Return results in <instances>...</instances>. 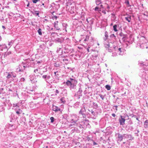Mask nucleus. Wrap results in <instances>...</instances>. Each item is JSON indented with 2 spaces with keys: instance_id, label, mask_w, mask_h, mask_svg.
Listing matches in <instances>:
<instances>
[{
  "instance_id": "1",
  "label": "nucleus",
  "mask_w": 148,
  "mask_h": 148,
  "mask_svg": "<svg viewBox=\"0 0 148 148\" xmlns=\"http://www.w3.org/2000/svg\"><path fill=\"white\" fill-rule=\"evenodd\" d=\"M77 83V82L75 79L70 78L66 82V84L69 86L71 90H73L76 89Z\"/></svg>"
},
{
  "instance_id": "2",
  "label": "nucleus",
  "mask_w": 148,
  "mask_h": 148,
  "mask_svg": "<svg viewBox=\"0 0 148 148\" xmlns=\"http://www.w3.org/2000/svg\"><path fill=\"white\" fill-rule=\"evenodd\" d=\"M119 42L121 43V41L124 42L127 39V34H125L121 32L119 34Z\"/></svg>"
},
{
  "instance_id": "3",
  "label": "nucleus",
  "mask_w": 148,
  "mask_h": 148,
  "mask_svg": "<svg viewBox=\"0 0 148 148\" xmlns=\"http://www.w3.org/2000/svg\"><path fill=\"white\" fill-rule=\"evenodd\" d=\"M22 105V103L19 102L17 103H14L13 104V109L16 111H19L20 110V107Z\"/></svg>"
},
{
  "instance_id": "4",
  "label": "nucleus",
  "mask_w": 148,
  "mask_h": 148,
  "mask_svg": "<svg viewBox=\"0 0 148 148\" xmlns=\"http://www.w3.org/2000/svg\"><path fill=\"white\" fill-rule=\"evenodd\" d=\"M79 117L76 115L73 114L71 116L70 122L71 123H75L78 120Z\"/></svg>"
},
{
  "instance_id": "5",
  "label": "nucleus",
  "mask_w": 148,
  "mask_h": 148,
  "mask_svg": "<svg viewBox=\"0 0 148 148\" xmlns=\"http://www.w3.org/2000/svg\"><path fill=\"white\" fill-rule=\"evenodd\" d=\"M103 44L105 47L106 48H108L110 47L109 43L108 42V38L106 37L103 38Z\"/></svg>"
},
{
  "instance_id": "6",
  "label": "nucleus",
  "mask_w": 148,
  "mask_h": 148,
  "mask_svg": "<svg viewBox=\"0 0 148 148\" xmlns=\"http://www.w3.org/2000/svg\"><path fill=\"white\" fill-rule=\"evenodd\" d=\"M115 136L117 139V141L121 142L123 140V135L120 134L119 133H116L115 134Z\"/></svg>"
},
{
  "instance_id": "7",
  "label": "nucleus",
  "mask_w": 148,
  "mask_h": 148,
  "mask_svg": "<svg viewBox=\"0 0 148 148\" xmlns=\"http://www.w3.org/2000/svg\"><path fill=\"white\" fill-rule=\"evenodd\" d=\"M130 143L127 140L125 142H123L121 145V146L123 148H129V147Z\"/></svg>"
},
{
  "instance_id": "8",
  "label": "nucleus",
  "mask_w": 148,
  "mask_h": 148,
  "mask_svg": "<svg viewBox=\"0 0 148 148\" xmlns=\"http://www.w3.org/2000/svg\"><path fill=\"white\" fill-rule=\"evenodd\" d=\"M120 124L121 125H123L125 124V119L124 117L122 116H121V118L119 119Z\"/></svg>"
},
{
  "instance_id": "9",
  "label": "nucleus",
  "mask_w": 148,
  "mask_h": 148,
  "mask_svg": "<svg viewBox=\"0 0 148 148\" xmlns=\"http://www.w3.org/2000/svg\"><path fill=\"white\" fill-rule=\"evenodd\" d=\"M42 77L46 82L49 83L48 81L51 78V76L49 75H43Z\"/></svg>"
},
{
  "instance_id": "10",
  "label": "nucleus",
  "mask_w": 148,
  "mask_h": 148,
  "mask_svg": "<svg viewBox=\"0 0 148 148\" xmlns=\"http://www.w3.org/2000/svg\"><path fill=\"white\" fill-rule=\"evenodd\" d=\"M132 136L131 134H123V139L125 138H129L130 140H131Z\"/></svg>"
},
{
  "instance_id": "11",
  "label": "nucleus",
  "mask_w": 148,
  "mask_h": 148,
  "mask_svg": "<svg viewBox=\"0 0 148 148\" xmlns=\"http://www.w3.org/2000/svg\"><path fill=\"white\" fill-rule=\"evenodd\" d=\"M64 39L63 38H57L54 40L55 42L62 43L64 40Z\"/></svg>"
},
{
  "instance_id": "12",
  "label": "nucleus",
  "mask_w": 148,
  "mask_h": 148,
  "mask_svg": "<svg viewBox=\"0 0 148 148\" xmlns=\"http://www.w3.org/2000/svg\"><path fill=\"white\" fill-rule=\"evenodd\" d=\"M139 64L140 66H143V67L145 68V66L147 67L148 66V62L146 61V62H142L139 63Z\"/></svg>"
},
{
  "instance_id": "13",
  "label": "nucleus",
  "mask_w": 148,
  "mask_h": 148,
  "mask_svg": "<svg viewBox=\"0 0 148 148\" xmlns=\"http://www.w3.org/2000/svg\"><path fill=\"white\" fill-rule=\"evenodd\" d=\"M52 110L53 111H62L63 110L61 109L60 108L54 105L53 106Z\"/></svg>"
},
{
  "instance_id": "14",
  "label": "nucleus",
  "mask_w": 148,
  "mask_h": 148,
  "mask_svg": "<svg viewBox=\"0 0 148 148\" xmlns=\"http://www.w3.org/2000/svg\"><path fill=\"white\" fill-rule=\"evenodd\" d=\"M27 62L28 63V64H27V63L23 64V65H24V66H23V69L24 70L25 69V68L27 67H28L29 66L30 60H28Z\"/></svg>"
},
{
  "instance_id": "15",
  "label": "nucleus",
  "mask_w": 148,
  "mask_h": 148,
  "mask_svg": "<svg viewBox=\"0 0 148 148\" xmlns=\"http://www.w3.org/2000/svg\"><path fill=\"white\" fill-rule=\"evenodd\" d=\"M67 56H62L61 57V60H62L63 61L65 62V63H67L68 60L66 58Z\"/></svg>"
},
{
  "instance_id": "16",
  "label": "nucleus",
  "mask_w": 148,
  "mask_h": 148,
  "mask_svg": "<svg viewBox=\"0 0 148 148\" xmlns=\"http://www.w3.org/2000/svg\"><path fill=\"white\" fill-rule=\"evenodd\" d=\"M62 25L63 26V29L65 30L66 32H67L66 28L67 26H68L67 24L63 23H62Z\"/></svg>"
},
{
  "instance_id": "17",
  "label": "nucleus",
  "mask_w": 148,
  "mask_h": 148,
  "mask_svg": "<svg viewBox=\"0 0 148 148\" xmlns=\"http://www.w3.org/2000/svg\"><path fill=\"white\" fill-rule=\"evenodd\" d=\"M125 19L128 21V22H130L131 21V16L129 15H128L127 16L125 17Z\"/></svg>"
},
{
  "instance_id": "18",
  "label": "nucleus",
  "mask_w": 148,
  "mask_h": 148,
  "mask_svg": "<svg viewBox=\"0 0 148 148\" xmlns=\"http://www.w3.org/2000/svg\"><path fill=\"white\" fill-rule=\"evenodd\" d=\"M144 127L145 128H148V120H146L144 122Z\"/></svg>"
},
{
  "instance_id": "19",
  "label": "nucleus",
  "mask_w": 148,
  "mask_h": 148,
  "mask_svg": "<svg viewBox=\"0 0 148 148\" xmlns=\"http://www.w3.org/2000/svg\"><path fill=\"white\" fill-rule=\"evenodd\" d=\"M60 101L61 103L63 104H65L66 103V101L64 97H62L60 99Z\"/></svg>"
},
{
  "instance_id": "20",
  "label": "nucleus",
  "mask_w": 148,
  "mask_h": 148,
  "mask_svg": "<svg viewBox=\"0 0 148 148\" xmlns=\"http://www.w3.org/2000/svg\"><path fill=\"white\" fill-rule=\"evenodd\" d=\"M32 13L34 15L36 16H38L39 14V11H34L33 12H32Z\"/></svg>"
},
{
  "instance_id": "21",
  "label": "nucleus",
  "mask_w": 148,
  "mask_h": 148,
  "mask_svg": "<svg viewBox=\"0 0 148 148\" xmlns=\"http://www.w3.org/2000/svg\"><path fill=\"white\" fill-rule=\"evenodd\" d=\"M110 37L113 40H115L116 37L114 34H112L110 35Z\"/></svg>"
},
{
  "instance_id": "22",
  "label": "nucleus",
  "mask_w": 148,
  "mask_h": 148,
  "mask_svg": "<svg viewBox=\"0 0 148 148\" xmlns=\"http://www.w3.org/2000/svg\"><path fill=\"white\" fill-rule=\"evenodd\" d=\"M62 47H60L57 49L56 51V52L57 53H59L60 52H61V53H62Z\"/></svg>"
},
{
  "instance_id": "23",
  "label": "nucleus",
  "mask_w": 148,
  "mask_h": 148,
  "mask_svg": "<svg viewBox=\"0 0 148 148\" xmlns=\"http://www.w3.org/2000/svg\"><path fill=\"white\" fill-rule=\"evenodd\" d=\"M101 0H96L95 3L98 5L101 3Z\"/></svg>"
},
{
  "instance_id": "24",
  "label": "nucleus",
  "mask_w": 148,
  "mask_h": 148,
  "mask_svg": "<svg viewBox=\"0 0 148 148\" xmlns=\"http://www.w3.org/2000/svg\"><path fill=\"white\" fill-rule=\"evenodd\" d=\"M117 25H115L113 26V30L115 32H116L118 31L117 29Z\"/></svg>"
},
{
  "instance_id": "25",
  "label": "nucleus",
  "mask_w": 148,
  "mask_h": 148,
  "mask_svg": "<svg viewBox=\"0 0 148 148\" xmlns=\"http://www.w3.org/2000/svg\"><path fill=\"white\" fill-rule=\"evenodd\" d=\"M64 50H66V52H69L70 50L68 48H67L66 47H64Z\"/></svg>"
},
{
  "instance_id": "26",
  "label": "nucleus",
  "mask_w": 148,
  "mask_h": 148,
  "mask_svg": "<svg viewBox=\"0 0 148 148\" xmlns=\"http://www.w3.org/2000/svg\"><path fill=\"white\" fill-rule=\"evenodd\" d=\"M16 114L17 115V116H16L15 118L17 119L18 116H19L20 114L21 113V112H16Z\"/></svg>"
},
{
  "instance_id": "27",
  "label": "nucleus",
  "mask_w": 148,
  "mask_h": 148,
  "mask_svg": "<svg viewBox=\"0 0 148 148\" xmlns=\"http://www.w3.org/2000/svg\"><path fill=\"white\" fill-rule=\"evenodd\" d=\"M38 33L40 35H42V29L40 28H39L38 29Z\"/></svg>"
},
{
  "instance_id": "28",
  "label": "nucleus",
  "mask_w": 148,
  "mask_h": 148,
  "mask_svg": "<svg viewBox=\"0 0 148 148\" xmlns=\"http://www.w3.org/2000/svg\"><path fill=\"white\" fill-rule=\"evenodd\" d=\"M98 105L97 103H93V106L94 108H97Z\"/></svg>"
},
{
  "instance_id": "29",
  "label": "nucleus",
  "mask_w": 148,
  "mask_h": 148,
  "mask_svg": "<svg viewBox=\"0 0 148 148\" xmlns=\"http://www.w3.org/2000/svg\"><path fill=\"white\" fill-rule=\"evenodd\" d=\"M89 40V36H86V38H85L83 42H86V41H88Z\"/></svg>"
},
{
  "instance_id": "30",
  "label": "nucleus",
  "mask_w": 148,
  "mask_h": 148,
  "mask_svg": "<svg viewBox=\"0 0 148 148\" xmlns=\"http://www.w3.org/2000/svg\"><path fill=\"white\" fill-rule=\"evenodd\" d=\"M105 87L108 90H110L111 89L110 86L108 85H106L105 86Z\"/></svg>"
},
{
  "instance_id": "31",
  "label": "nucleus",
  "mask_w": 148,
  "mask_h": 148,
  "mask_svg": "<svg viewBox=\"0 0 148 148\" xmlns=\"http://www.w3.org/2000/svg\"><path fill=\"white\" fill-rule=\"evenodd\" d=\"M12 77L11 73H8V75L7 77V78L8 79Z\"/></svg>"
},
{
  "instance_id": "32",
  "label": "nucleus",
  "mask_w": 148,
  "mask_h": 148,
  "mask_svg": "<svg viewBox=\"0 0 148 148\" xmlns=\"http://www.w3.org/2000/svg\"><path fill=\"white\" fill-rule=\"evenodd\" d=\"M104 36L105 37L108 38V33L107 31H105L104 33Z\"/></svg>"
},
{
  "instance_id": "33",
  "label": "nucleus",
  "mask_w": 148,
  "mask_h": 148,
  "mask_svg": "<svg viewBox=\"0 0 148 148\" xmlns=\"http://www.w3.org/2000/svg\"><path fill=\"white\" fill-rule=\"evenodd\" d=\"M79 112V114H81L83 116V117L84 118L86 117V115L84 114L83 112Z\"/></svg>"
},
{
  "instance_id": "34",
  "label": "nucleus",
  "mask_w": 148,
  "mask_h": 148,
  "mask_svg": "<svg viewBox=\"0 0 148 148\" xmlns=\"http://www.w3.org/2000/svg\"><path fill=\"white\" fill-rule=\"evenodd\" d=\"M129 129H128V131H132L133 129V127L132 126H128Z\"/></svg>"
},
{
  "instance_id": "35",
  "label": "nucleus",
  "mask_w": 148,
  "mask_h": 148,
  "mask_svg": "<svg viewBox=\"0 0 148 148\" xmlns=\"http://www.w3.org/2000/svg\"><path fill=\"white\" fill-rule=\"evenodd\" d=\"M14 42V41L13 40H12L10 41V42H9L8 45L9 46H11Z\"/></svg>"
},
{
  "instance_id": "36",
  "label": "nucleus",
  "mask_w": 148,
  "mask_h": 148,
  "mask_svg": "<svg viewBox=\"0 0 148 148\" xmlns=\"http://www.w3.org/2000/svg\"><path fill=\"white\" fill-rule=\"evenodd\" d=\"M92 140V138H91L90 137H89L88 136L87 137V138L86 140H87L89 142H90Z\"/></svg>"
},
{
  "instance_id": "37",
  "label": "nucleus",
  "mask_w": 148,
  "mask_h": 148,
  "mask_svg": "<svg viewBox=\"0 0 148 148\" xmlns=\"http://www.w3.org/2000/svg\"><path fill=\"white\" fill-rule=\"evenodd\" d=\"M57 30H59L60 29V28L58 27V25H54V27Z\"/></svg>"
},
{
  "instance_id": "38",
  "label": "nucleus",
  "mask_w": 148,
  "mask_h": 148,
  "mask_svg": "<svg viewBox=\"0 0 148 148\" xmlns=\"http://www.w3.org/2000/svg\"><path fill=\"white\" fill-rule=\"evenodd\" d=\"M11 73L12 77V76L13 77H16V75L15 73H14L13 72H11Z\"/></svg>"
},
{
  "instance_id": "39",
  "label": "nucleus",
  "mask_w": 148,
  "mask_h": 148,
  "mask_svg": "<svg viewBox=\"0 0 148 148\" xmlns=\"http://www.w3.org/2000/svg\"><path fill=\"white\" fill-rule=\"evenodd\" d=\"M99 95L100 97L101 98V99L102 100H103L104 99V96L102 95L101 94H99Z\"/></svg>"
},
{
  "instance_id": "40",
  "label": "nucleus",
  "mask_w": 148,
  "mask_h": 148,
  "mask_svg": "<svg viewBox=\"0 0 148 148\" xmlns=\"http://www.w3.org/2000/svg\"><path fill=\"white\" fill-rule=\"evenodd\" d=\"M50 119L51 120V123H53L54 121V118L53 117H51Z\"/></svg>"
},
{
  "instance_id": "41",
  "label": "nucleus",
  "mask_w": 148,
  "mask_h": 148,
  "mask_svg": "<svg viewBox=\"0 0 148 148\" xmlns=\"http://www.w3.org/2000/svg\"><path fill=\"white\" fill-rule=\"evenodd\" d=\"M21 66V65H19V67L18 68L19 69H18V71H19V72L23 71L24 70L23 69V68H22V69L20 68V66ZM18 69V68L17 69Z\"/></svg>"
},
{
  "instance_id": "42",
  "label": "nucleus",
  "mask_w": 148,
  "mask_h": 148,
  "mask_svg": "<svg viewBox=\"0 0 148 148\" xmlns=\"http://www.w3.org/2000/svg\"><path fill=\"white\" fill-rule=\"evenodd\" d=\"M118 48V47H113V50L114 51H117Z\"/></svg>"
},
{
  "instance_id": "43",
  "label": "nucleus",
  "mask_w": 148,
  "mask_h": 148,
  "mask_svg": "<svg viewBox=\"0 0 148 148\" xmlns=\"http://www.w3.org/2000/svg\"><path fill=\"white\" fill-rule=\"evenodd\" d=\"M82 92V90L81 89V87L79 88V90L78 91V93L81 94Z\"/></svg>"
},
{
  "instance_id": "44",
  "label": "nucleus",
  "mask_w": 148,
  "mask_h": 148,
  "mask_svg": "<svg viewBox=\"0 0 148 148\" xmlns=\"http://www.w3.org/2000/svg\"><path fill=\"white\" fill-rule=\"evenodd\" d=\"M95 11H100V10H99V8L97 6L95 8Z\"/></svg>"
},
{
  "instance_id": "45",
  "label": "nucleus",
  "mask_w": 148,
  "mask_h": 148,
  "mask_svg": "<svg viewBox=\"0 0 148 148\" xmlns=\"http://www.w3.org/2000/svg\"><path fill=\"white\" fill-rule=\"evenodd\" d=\"M90 48V47L89 46H88V47H85V48L86 50H87V51L88 52H89V49Z\"/></svg>"
},
{
  "instance_id": "46",
  "label": "nucleus",
  "mask_w": 148,
  "mask_h": 148,
  "mask_svg": "<svg viewBox=\"0 0 148 148\" xmlns=\"http://www.w3.org/2000/svg\"><path fill=\"white\" fill-rule=\"evenodd\" d=\"M32 0L33 1V2L34 3H36L38 1H40V0Z\"/></svg>"
},
{
  "instance_id": "47",
  "label": "nucleus",
  "mask_w": 148,
  "mask_h": 148,
  "mask_svg": "<svg viewBox=\"0 0 148 148\" xmlns=\"http://www.w3.org/2000/svg\"><path fill=\"white\" fill-rule=\"evenodd\" d=\"M98 144L97 143L93 141V143L92 144V145L94 146L96 145H98Z\"/></svg>"
},
{
  "instance_id": "48",
  "label": "nucleus",
  "mask_w": 148,
  "mask_h": 148,
  "mask_svg": "<svg viewBox=\"0 0 148 148\" xmlns=\"http://www.w3.org/2000/svg\"><path fill=\"white\" fill-rule=\"evenodd\" d=\"M125 3H126L129 6L130 5L129 2L128 0L125 1Z\"/></svg>"
},
{
  "instance_id": "49",
  "label": "nucleus",
  "mask_w": 148,
  "mask_h": 148,
  "mask_svg": "<svg viewBox=\"0 0 148 148\" xmlns=\"http://www.w3.org/2000/svg\"><path fill=\"white\" fill-rule=\"evenodd\" d=\"M118 52H121L122 51L121 49V48H118V50L117 51Z\"/></svg>"
},
{
  "instance_id": "50",
  "label": "nucleus",
  "mask_w": 148,
  "mask_h": 148,
  "mask_svg": "<svg viewBox=\"0 0 148 148\" xmlns=\"http://www.w3.org/2000/svg\"><path fill=\"white\" fill-rule=\"evenodd\" d=\"M25 79L24 78H23V77H22V78H21V80H20V81H21V82H24L25 81Z\"/></svg>"
},
{
  "instance_id": "51",
  "label": "nucleus",
  "mask_w": 148,
  "mask_h": 148,
  "mask_svg": "<svg viewBox=\"0 0 148 148\" xmlns=\"http://www.w3.org/2000/svg\"><path fill=\"white\" fill-rule=\"evenodd\" d=\"M118 107V106H115L113 107V109L115 110H117V108Z\"/></svg>"
},
{
  "instance_id": "52",
  "label": "nucleus",
  "mask_w": 148,
  "mask_h": 148,
  "mask_svg": "<svg viewBox=\"0 0 148 148\" xmlns=\"http://www.w3.org/2000/svg\"><path fill=\"white\" fill-rule=\"evenodd\" d=\"M56 93L55 94V95H57V94H58L59 93V92L58 90H56L55 91Z\"/></svg>"
},
{
  "instance_id": "53",
  "label": "nucleus",
  "mask_w": 148,
  "mask_h": 148,
  "mask_svg": "<svg viewBox=\"0 0 148 148\" xmlns=\"http://www.w3.org/2000/svg\"><path fill=\"white\" fill-rule=\"evenodd\" d=\"M94 140H92L90 142H89V144L92 145V144L93 143Z\"/></svg>"
},
{
  "instance_id": "54",
  "label": "nucleus",
  "mask_w": 148,
  "mask_h": 148,
  "mask_svg": "<svg viewBox=\"0 0 148 148\" xmlns=\"http://www.w3.org/2000/svg\"><path fill=\"white\" fill-rule=\"evenodd\" d=\"M4 110V109L2 106H1V107H0V111H3Z\"/></svg>"
},
{
  "instance_id": "55",
  "label": "nucleus",
  "mask_w": 148,
  "mask_h": 148,
  "mask_svg": "<svg viewBox=\"0 0 148 148\" xmlns=\"http://www.w3.org/2000/svg\"><path fill=\"white\" fill-rule=\"evenodd\" d=\"M139 132V131L138 130H137L136 131H135V134H138V133Z\"/></svg>"
},
{
  "instance_id": "56",
  "label": "nucleus",
  "mask_w": 148,
  "mask_h": 148,
  "mask_svg": "<svg viewBox=\"0 0 148 148\" xmlns=\"http://www.w3.org/2000/svg\"><path fill=\"white\" fill-rule=\"evenodd\" d=\"M145 40V39L144 37H141L140 39V40Z\"/></svg>"
},
{
  "instance_id": "57",
  "label": "nucleus",
  "mask_w": 148,
  "mask_h": 148,
  "mask_svg": "<svg viewBox=\"0 0 148 148\" xmlns=\"http://www.w3.org/2000/svg\"><path fill=\"white\" fill-rule=\"evenodd\" d=\"M38 69H35L34 71V72L35 73H36V72H38Z\"/></svg>"
},
{
  "instance_id": "58",
  "label": "nucleus",
  "mask_w": 148,
  "mask_h": 148,
  "mask_svg": "<svg viewBox=\"0 0 148 148\" xmlns=\"http://www.w3.org/2000/svg\"><path fill=\"white\" fill-rule=\"evenodd\" d=\"M108 51L110 52H112V51H113L112 50L110 49H108Z\"/></svg>"
},
{
  "instance_id": "59",
  "label": "nucleus",
  "mask_w": 148,
  "mask_h": 148,
  "mask_svg": "<svg viewBox=\"0 0 148 148\" xmlns=\"http://www.w3.org/2000/svg\"><path fill=\"white\" fill-rule=\"evenodd\" d=\"M58 21H56V22H55L54 23V25H58Z\"/></svg>"
},
{
  "instance_id": "60",
  "label": "nucleus",
  "mask_w": 148,
  "mask_h": 148,
  "mask_svg": "<svg viewBox=\"0 0 148 148\" xmlns=\"http://www.w3.org/2000/svg\"><path fill=\"white\" fill-rule=\"evenodd\" d=\"M102 12L104 14H106V12L105 10H103L102 11Z\"/></svg>"
},
{
  "instance_id": "61",
  "label": "nucleus",
  "mask_w": 148,
  "mask_h": 148,
  "mask_svg": "<svg viewBox=\"0 0 148 148\" xmlns=\"http://www.w3.org/2000/svg\"><path fill=\"white\" fill-rule=\"evenodd\" d=\"M74 123H71V124H70L69 125V127H71L73 125H74Z\"/></svg>"
},
{
  "instance_id": "62",
  "label": "nucleus",
  "mask_w": 148,
  "mask_h": 148,
  "mask_svg": "<svg viewBox=\"0 0 148 148\" xmlns=\"http://www.w3.org/2000/svg\"><path fill=\"white\" fill-rule=\"evenodd\" d=\"M28 60H27V61L25 62H23V64H26V63H27V64H28V63L27 62Z\"/></svg>"
},
{
  "instance_id": "63",
  "label": "nucleus",
  "mask_w": 148,
  "mask_h": 148,
  "mask_svg": "<svg viewBox=\"0 0 148 148\" xmlns=\"http://www.w3.org/2000/svg\"><path fill=\"white\" fill-rule=\"evenodd\" d=\"M112 115L114 117H115L116 116L115 114H114L113 113L112 114Z\"/></svg>"
},
{
  "instance_id": "64",
  "label": "nucleus",
  "mask_w": 148,
  "mask_h": 148,
  "mask_svg": "<svg viewBox=\"0 0 148 148\" xmlns=\"http://www.w3.org/2000/svg\"><path fill=\"white\" fill-rule=\"evenodd\" d=\"M66 40H67L68 42H69L70 41V40L69 38H66Z\"/></svg>"
}]
</instances>
